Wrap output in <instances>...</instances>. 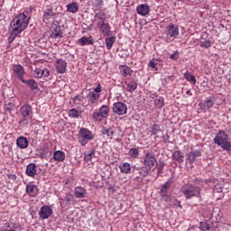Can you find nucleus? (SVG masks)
<instances>
[{"mask_svg": "<svg viewBox=\"0 0 231 231\" xmlns=\"http://www.w3.org/2000/svg\"><path fill=\"white\" fill-rule=\"evenodd\" d=\"M119 70L123 77H127V75L131 77L133 75V69H131L127 65H120Z\"/></svg>", "mask_w": 231, "mask_h": 231, "instance_id": "4be33fe9", "label": "nucleus"}, {"mask_svg": "<svg viewBox=\"0 0 231 231\" xmlns=\"http://www.w3.org/2000/svg\"><path fill=\"white\" fill-rule=\"evenodd\" d=\"M80 1H84V0H80Z\"/></svg>", "mask_w": 231, "mask_h": 231, "instance_id": "e2e57ef3", "label": "nucleus"}, {"mask_svg": "<svg viewBox=\"0 0 231 231\" xmlns=\"http://www.w3.org/2000/svg\"><path fill=\"white\" fill-rule=\"evenodd\" d=\"M22 82L23 84H26L30 88V89H32V91H35L36 89L39 88V84L37 83V81H35V79H28V80L23 79Z\"/></svg>", "mask_w": 231, "mask_h": 231, "instance_id": "a878e982", "label": "nucleus"}, {"mask_svg": "<svg viewBox=\"0 0 231 231\" xmlns=\"http://www.w3.org/2000/svg\"><path fill=\"white\" fill-rule=\"evenodd\" d=\"M25 190L30 198H35L39 194V188L35 184H27Z\"/></svg>", "mask_w": 231, "mask_h": 231, "instance_id": "a211bd4d", "label": "nucleus"}, {"mask_svg": "<svg viewBox=\"0 0 231 231\" xmlns=\"http://www.w3.org/2000/svg\"><path fill=\"white\" fill-rule=\"evenodd\" d=\"M34 77L36 79H42V69H35Z\"/></svg>", "mask_w": 231, "mask_h": 231, "instance_id": "8fccbe9b", "label": "nucleus"}, {"mask_svg": "<svg viewBox=\"0 0 231 231\" xmlns=\"http://www.w3.org/2000/svg\"><path fill=\"white\" fill-rule=\"evenodd\" d=\"M97 28L104 37H111V34L113 32L111 31V25H109V23L106 22H97Z\"/></svg>", "mask_w": 231, "mask_h": 231, "instance_id": "9d476101", "label": "nucleus"}, {"mask_svg": "<svg viewBox=\"0 0 231 231\" xmlns=\"http://www.w3.org/2000/svg\"><path fill=\"white\" fill-rule=\"evenodd\" d=\"M38 214L41 219H49V217H51V214H53V209L50 206L43 205Z\"/></svg>", "mask_w": 231, "mask_h": 231, "instance_id": "ddd939ff", "label": "nucleus"}, {"mask_svg": "<svg viewBox=\"0 0 231 231\" xmlns=\"http://www.w3.org/2000/svg\"><path fill=\"white\" fill-rule=\"evenodd\" d=\"M180 191L186 199H192V198H198L201 199V188L193 184H184L180 188Z\"/></svg>", "mask_w": 231, "mask_h": 231, "instance_id": "f03ea898", "label": "nucleus"}, {"mask_svg": "<svg viewBox=\"0 0 231 231\" xmlns=\"http://www.w3.org/2000/svg\"><path fill=\"white\" fill-rule=\"evenodd\" d=\"M116 142H120V139H116Z\"/></svg>", "mask_w": 231, "mask_h": 231, "instance_id": "680f3d73", "label": "nucleus"}, {"mask_svg": "<svg viewBox=\"0 0 231 231\" xmlns=\"http://www.w3.org/2000/svg\"><path fill=\"white\" fill-rule=\"evenodd\" d=\"M20 115L22 116V119L19 121V125H21V127H26V125L32 124L33 110L32 109L31 105L25 104L23 106H21Z\"/></svg>", "mask_w": 231, "mask_h": 231, "instance_id": "7ed1b4c3", "label": "nucleus"}, {"mask_svg": "<svg viewBox=\"0 0 231 231\" xmlns=\"http://www.w3.org/2000/svg\"><path fill=\"white\" fill-rule=\"evenodd\" d=\"M128 155L130 158H137L140 155V149L131 148L128 152Z\"/></svg>", "mask_w": 231, "mask_h": 231, "instance_id": "4c0bfd02", "label": "nucleus"}, {"mask_svg": "<svg viewBox=\"0 0 231 231\" xmlns=\"http://www.w3.org/2000/svg\"><path fill=\"white\" fill-rule=\"evenodd\" d=\"M74 104H80V102H82V97L81 96H76L74 98Z\"/></svg>", "mask_w": 231, "mask_h": 231, "instance_id": "603ef678", "label": "nucleus"}, {"mask_svg": "<svg viewBox=\"0 0 231 231\" xmlns=\"http://www.w3.org/2000/svg\"><path fill=\"white\" fill-rule=\"evenodd\" d=\"M28 139H26L24 136H20L16 140V145L20 149H26L28 147Z\"/></svg>", "mask_w": 231, "mask_h": 231, "instance_id": "5701e85b", "label": "nucleus"}, {"mask_svg": "<svg viewBox=\"0 0 231 231\" xmlns=\"http://www.w3.org/2000/svg\"><path fill=\"white\" fill-rule=\"evenodd\" d=\"M193 183H196V185H201V183H203V180H201L200 178H195L193 180Z\"/></svg>", "mask_w": 231, "mask_h": 231, "instance_id": "5fc2aeb1", "label": "nucleus"}, {"mask_svg": "<svg viewBox=\"0 0 231 231\" xmlns=\"http://www.w3.org/2000/svg\"><path fill=\"white\" fill-rule=\"evenodd\" d=\"M9 180H13L15 181L17 180V176L15 174H10L8 175Z\"/></svg>", "mask_w": 231, "mask_h": 231, "instance_id": "4d7b16f0", "label": "nucleus"}, {"mask_svg": "<svg viewBox=\"0 0 231 231\" xmlns=\"http://www.w3.org/2000/svg\"><path fill=\"white\" fill-rule=\"evenodd\" d=\"M100 93H102V85L97 84L93 91L87 95V98L90 104H97L100 98Z\"/></svg>", "mask_w": 231, "mask_h": 231, "instance_id": "0eeeda50", "label": "nucleus"}, {"mask_svg": "<svg viewBox=\"0 0 231 231\" xmlns=\"http://www.w3.org/2000/svg\"><path fill=\"white\" fill-rule=\"evenodd\" d=\"M163 140H164V143H171V136L169 135V134H166L163 136Z\"/></svg>", "mask_w": 231, "mask_h": 231, "instance_id": "864d4df0", "label": "nucleus"}, {"mask_svg": "<svg viewBox=\"0 0 231 231\" xmlns=\"http://www.w3.org/2000/svg\"><path fill=\"white\" fill-rule=\"evenodd\" d=\"M115 41H116V38L115 36L108 37L105 40L106 50H111V48H113Z\"/></svg>", "mask_w": 231, "mask_h": 231, "instance_id": "c9c22d12", "label": "nucleus"}, {"mask_svg": "<svg viewBox=\"0 0 231 231\" xmlns=\"http://www.w3.org/2000/svg\"><path fill=\"white\" fill-rule=\"evenodd\" d=\"M66 68H68V63L64 60H57L56 69L60 74L66 73Z\"/></svg>", "mask_w": 231, "mask_h": 231, "instance_id": "aec40b11", "label": "nucleus"}, {"mask_svg": "<svg viewBox=\"0 0 231 231\" xmlns=\"http://www.w3.org/2000/svg\"><path fill=\"white\" fill-rule=\"evenodd\" d=\"M113 113L118 116H124V115H127V105L120 101L115 103L113 105Z\"/></svg>", "mask_w": 231, "mask_h": 231, "instance_id": "f8f14e48", "label": "nucleus"}, {"mask_svg": "<svg viewBox=\"0 0 231 231\" xmlns=\"http://www.w3.org/2000/svg\"><path fill=\"white\" fill-rule=\"evenodd\" d=\"M95 154H96L95 149H92V150L90 151V152L85 154V156H84V161H85L87 163L89 162H91V160H93V158H95Z\"/></svg>", "mask_w": 231, "mask_h": 231, "instance_id": "58836bf2", "label": "nucleus"}, {"mask_svg": "<svg viewBox=\"0 0 231 231\" xmlns=\"http://www.w3.org/2000/svg\"><path fill=\"white\" fill-rule=\"evenodd\" d=\"M92 116L96 122H102L104 118H107V116H109V106L107 105H103L99 108V112H94Z\"/></svg>", "mask_w": 231, "mask_h": 231, "instance_id": "423d86ee", "label": "nucleus"}, {"mask_svg": "<svg viewBox=\"0 0 231 231\" xmlns=\"http://www.w3.org/2000/svg\"><path fill=\"white\" fill-rule=\"evenodd\" d=\"M69 116H70V118H79V110L75 108L69 110Z\"/></svg>", "mask_w": 231, "mask_h": 231, "instance_id": "49530a36", "label": "nucleus"}, {"mask_svg": "<svg viewBox=\"0 0 231 231\" xmlns=\"http://www.w3.org/2000/svg\"><path fill=\"white\" fill-rule=\"evenodd\" d=\"M161 198L162 201H165L168 205L171 203V200L172 199V197L171 195H168L167 193H162Z\"/></svg>", "mask_w": 231, "mask_h": 231, "instance_id": "37998d69", "label": "nucleus"}, {"mask_svg": "<svg viewBox=\"0 0 231 231\" xmlns=\"http://www.w3.org/2000/svg\"><path fill=\"white\" fill-rule=\"evenodd\" d=\"M214 104H216V97H210L204 103H199V106L204 113H207V110L212 108Z\"/></svg>", "mask_w": 231, "mask_h": 231, "instance_id": "4468645a", "label": "nucleus"}, {"mask_svg": "<svg viewBox=\"0 0 231 231\" xmlns=\"http://www.w3.org/2000/svg\"><path fill=\"white\" fill-rule=\"evenodd\" d=\"M168 205L169 207H180L181 208V203L174 197L171 198V200H170Z\"/></svg>", "mask_w": 231, "mask_h": 231, "instance_id": "79ce46f5", "label": "nucleus"}, {"mask_svg": "<svg viewBox=\"0 0 231 231\" xmlns=\"http://www.w3.org/2000/svg\"><path fill=\"white\" fill-rule=\"evenodd\" d=\"M119 169L123 174H129L131 172V164L129 162H123L119 165Z\"/></svg>", "mask_w": 231, "mask_h": 231, "instance_id": "c85d7f7f", "label": "nucleus"}, {"mask_svg": "<svg viewBox=\"0 0 231 231\" xmlns=\"http://www.w3.org/2000/svg\"><path fill=\"white\" fill-rule=\"evenodd\" d=\"M138 88V83L134 80H132L131 82L126 84V91L128 93H133V91H136Z\"/></svg>", "mask_w": 231, "mask_h": 231, "instance_id": "473e14b6", "label": "nucleus"}, {"mask_svg": "<svg viewBox=\"0 0 231 231\" xmlns=\"http://www.w3.org/2000/svg\"><path fill=\"white\" fill-rule=\"evenodd\" d=\"M174 183V179L171 178L167 180L161 188L160 194H167L169 189H171V185Z\"/></svg>", "mask_w": 231, "mask_h": 231, "instance_id": "393cba45", "label": "nucleus"}, {"mask_svg": "<svg viewBox=\"0 0 231 231\" xmlns=\"http://www.w3.org/2000/svg\"><path fill=\"white\" fill-rule=\"evenodd\" d=\"M154 105L156 106V107L159 108L163 107V106H165L163 97H160L158 98H155Z\"/></svg>", "mask_w": 231, "mask_h": 231, "instance_id": "a19ab883", "label": "nucleus"}, {"mask_svg": "<svg viewBox=\"0 0 231 231\" xmlns=\"http://www.w3.org/2000/svg\"><path fill=\"white\" fill-rule=\"evenodd\" d=\"M176 53H178V51H176L173 54H171L170 59H171L172 60H178V57H176Z\"/></svg>", "mask_w": 231, "mask_h": 231, "instance_id": "6e6d98bb", "label": "nucleus"}, {"mask_svg": "<svg viewBox=\"0 0 231 231\" xmlns=\"http://www.w3.org/2000/svg\"><path fill=\"white\" fill-rule=\"evenodd\" d=\"M25 174L29 176V178H35V176H37V164L33 162L29 163L26 167Z\"/></svg>", "mask_w": 231, "mask_h": 231, "instance_id": "dca6fc26", "label": "nucleus"}, {"mask_svg": "<svg viewBox=\"0 0 231 231\" xmlns=\"http://www.w3.org/2000/svg\"><path fill=\"white\" fill-rule=\"evenodd\" d=\"M67 12H70V14H77V12H79V4L72 3L67 5Z\"/></svg>", "mask_w": 231, "mask_h": 231, "instance_id": "72a5a7b5", "label": "nucleus"}, {"mask_svg": "<svg viewBox=\"0 0 231 231\" xmlns=\"http://www.w3.org/2000/svg\"><path fill=\"white\" fill-rule=\"evenodd\" d=\"M148 66L149 68H152V69H155L156 71L158 70V68H156L158 64L152 60L149 62Z\"/></svg>", "mask_w": 231, "mask_h": 231, "instance_id": "3c124183", "label": "nucleus"}, {"mask_svg": "<svg viewBox=\"0 0 231 231\" xmlns=\"http://www.w3.org/2000/svg\"><path fill=\"white\" fill-rule=\"evenodd\" d=\"M74 196L78 199H84L88 196V191L82 186H78L74 189Z\"/></svg>", "mask_w": 231, "mask_h": 231, "instance_id": "412c9836", "label": "nucleus"}, {"mask_svg": "<svg viewBox=\"0 0 231 231\" xmlns=\"http://www.w3.org/2000/svg\"><path fill=\"white\" fill-rule=\"evenodd\" d=\"M13 71L16 75L18 80H21V82L24 80V67L21 64L14 65Z\"/></svg>", "mask_w": 231, "mask_h": 231, "instance_id": "2eb2a0df", "label": "nucleus"}, {"mask_svg": "<svg viewBox=\"0 0 231 231\" xmlns=\"http://www.w3.org/2000/svg\"><path fill=\"white\" fill-rule=\"evenodd\" d=\"M6 109H7L8 111H10V108H8V106H6Z\"/></svg>", "mask_w": 231, "mask_h": 231, "instance_id": "052dcab7", "label": "nucleus"}, {"mask_svg": "<svg viewBox=\"0 0 231 231\" xmlns=\"http://www.w3.org/2000/svg\"><path fill=\"white\" fill-rule=\"evenodd\" d=\"M184 78L188 82H189L193 86H196V82L198 81L196 80V77H194V75L190 74L189 72H186L184 73Z\"/></svg>", "mask_w": 231, "mask_h": 231, "instance_id": "e433bc0d", "label": "nucleus"}, {"mask_svg": "<svg viewBox=\"0 0 231 231\" xmlns=\"http://www.w3.org/2000/svg\"><path fill=\"white\" fill-rule=\"evenodd\" d=\"M101 134H105L108 140H113V134H115V132H113V129L111 128H106L103 126L101 129Z\"/></svg>", "mask_w": 231, "mask_h": 231, "instance_id": "7c9ffc66", "label": "nucleus"}, {"mask_svg": "<svg viewBox=\"0 0 231 231\" xmlns=\"http://www.w3.org/2000/svg\"><path fill=\"white\" fill-rule=\"evenodd\" d=\"M201 156V150H194L193 148H191V151L186 154V162L189 165H194V162H196L198 158Z\"/></svg>", "mask_w": 231, "mask_h": 231, "instance_id": "9b49d317", "label": "nucleus"}, {"mask_svg": "<svg viewBox=\"0 0 231 231\" xmlns=\"http://www.w3.org/2000/svg\"><path fill=\"white\" fill-rule=\"evenodd\" d=\"M186 95H189V97H192V92L190 91V89L186 91Z\"/></svg>", "mask_w": 231, "mask_h": 231, "instance_id": "bf43d9fd", "label": "nucleus"}, {"mask_svg": "<svg viewBox=\"0 0 231 231\" xmlns=\"http://www.w3.org/2000/svg\"><path fill=\"white\" fill-rule=\"evenodd\" d=\"M53 15H54L53 9L51 8L45 9L43 11V23H49L50 19H51Z\"/></svg>", "mask_w": 231, "mask_h": 231, "instance_id": "bb28decb", "label": "nucleus"}, {"mask_svg": "<svg viewBox=\"0 0 231 231\" xmlns=\"http://www.w3.org/2000/svg\"><path fill=\"white\" fill-rule=\"evenodd\" d=\"M94 17L97 23H106V21H107V14H106L104 12L96 14Z\"/></svg>", "mask_w": 231, "mask_h": 231, "instance_id": "c756f323", "label": "nucleus"}, {"mask_svg": "<svg viewBox=\"0 0 231 231\" xmlns=\"http://www.w3.org/2000/svg\"><path fill=\"white\" fill-rule=\"evenodd\" d=\"M160 125H158V124L150 126V133H152V134H156L157 133H160Z\"/></svg>", "mask_w": 231, "mask_h": 231, "instance_id": "c03bdc74", "label": "nucleus"}, {"mask_svg": "<svg viewBox=\"0 0 231 231\" xmlns=\"http://www.w3.org/2000/svg\"><path fill=\"white\" fill-rule=\"evenodd\" d=\"M97 6H102L104 5V0H96Z\"/></svg>", "mask_w": 231, "mask_h": 231, "instance_id": "13d9d810", "label": "nucleus"}, {"mask_svg": "<svg viewBox=\"0 0 231 231\" xmlns=\"http://www.w3.org/2000/svg\"><path fill=\"white\" fill-rule=\"evenodd\" d=\"M164 33L166 34L167 39H176L180 35V28L174 23H170L166 26Z\"/></svg>", "mask_w": 231, "mask_h": 231, "instance_id": "1a4fd4ad", "label": "nucleus"}, {"mask_svg": "<svg viewBox=\"0 0 231 231\" xmlns=\"http://www.w3.org/2000/svg\"><path fill=\"white\" fill-rule=\"evenodd\" d=\"M30 19L31 17H28L26 14L21 13L11 21V36L9 37L10 44H12L14 41L17 39V35L23 33V32L28 28V24H30Z\"/></svg>", "mask_w": 231, "mask_h": 231, "instance_id": "f257e3e1", "label": "nucleus"}, {"mask_svg": "<svg viewBox=\"0 0 231 231\" xmlns=\"http://www.w3.org/2000/svg\"><path fill=\"white\" fill-rule=\"evenodd\" d=\"M65 201L67 205H75V198L72 194H67L65 197Z\"/></svg>", "mask_w": 231, "mask_h": 231, "instance_id": "ea45409f", "label": "nucleus"}, {"mask_svg": "<svg viewBox=\"0 0 231 231\" xmlns=\"http://www.w3.org/2000/svg\"><path fill=\"white\" fill-rule=\"evenodd\" d=\"M51 75V73L50 72V69H42V77H44V79L50 78Z\"/></svg>", "mask_w": 231, "mask_h": 231, "instance_id": "09e8293b", "label": "nucleus"}, {"mask_svg": "<svg viewBox=\"0 0 231 231\" xmlns=\"http://www.w3.org/2000/svg\"><path fill=\"white\" fill-rule=\"evenodd\" d=\"M79 42L81 46L91 45L93 44V40L91 38L83 36L79 40Z\"/></svg>", "mask_w": 231, "mask_h": 231, "instance_id": "f704fd0d", "label": "nucleus"}, {"mask_svg": "<svg viewBox=\"0 0 231 231\" xmlns=\"http://www.w3.org/2000/svg\"><path fill=\"white\" fill-rule=\"evenodd\" d=\"M143 160L144 166L150 169V171H154V169L158 167V162L154 154L147 152L145 153Z\"/></svg>", "mask_w": 231, "mask_h": 231, "instance_id": "6e6552de", "label": "nucleus"}, {"mask_svg": "<svg viewBox=\"0 0 231 231\" xmlns=\"http://www.w3.org/2000/svg\"><path fill=\"white\" fill-rule=\"evenodd\" d=\"M136 171L140 176H143V178H146V176H149V172H151V169L147 166L137 168Z\"/></svg>", "mask_w": 231, "mask_h": 231, "instance_id": "2f4dec72", "label": "nucleus"}, {"mask_svg": "<svg viewBox=\"0 0 231 231\" xmlns=\"http://www.w3.org/2000/svg\"><path fill=\"white\" fill-rule=\"evenodd\" d=\"M214 143H217V145H220L224 151H230L231 143L228 142V135L226 133L220 131L219 134H217L214 138Z\"/></svg>", "mask_w": 231, "mask_h": 231, "instance_id": "39448f33", "label": "nucleus"}, {"mask_svg": "<svg viewBox=\"0 0 231 231\" xmlns=\"http://www.w3.org/2000/svg\"><path fill=\"white\" fill-rule=\"evenodd\" d=\"M199 228L200 230H203V231L210 230V224H208V222L207 221L200 222Z\"/></svg>", "mask_w": 231, "mask_h": 231, "instance_id": "a18cd8bd", "label": "nucleus"}, {"mask_svg": "<svg viewBox=\"0 0 231 231\" xmlns=\"http://www.w3.org/2000/svg\"><path fill=\"white\" fill-rule=\"evenodd\" d=\"M212 46V42L210 41H204V42H200V47L201 48H210Z\"/></svg>", "mask_w": 231, "mask_h": 231, "instance_id": "de8ad7c7", "label": "nucleus"}, {"mask_svg": "<svg viewBox=\"0 0 231 231\" xmlns=\"http://www.w3.org/2000/svg\"><path fill=\"white\" fill-rule=\"evenodd\" d=\"M136 12L139 15H149V12H151V6L147 4H141L137 6Z\"/></svg>", "mask_w": 231, "mask_h": 231, "instance_id": "f3484780", "label": "nucleus"}, {"mask_svg": "<svg viewBox=\"0 0 231 231\" xmlns=\"http://www.w3.org/2000/svg\"><path fill=\"white\" fill-rule=\"evenodd\" d=\"M50 37L51 39H62L64 37V32H62L60 27H56L54 32L51 33Z\"/></svg>", "mask_w": 231, "mask_h": 231, "instance_id": "b1692460", "label": "nucleus"}, {"mask_svg": "<svg viewBox=\"0 0 231 231\" xmlns=\"http://www.w3.org/2000/svg\"><path fill=\"white\" fill-rule=\"evenodd\" d=\"M51 160H54V162L60 163L66 160V152L60 150H57L53 152L52 158Z\"/></svg>", "mask_w": 231, "mask_h": 231, "instance_id": "6ab92c4d", "label": "nucleus"}, {"mask_svg": "<svg viewBox=\"0 0 231 231\" xmlns=\"http://www.w3.org/2000/svg\"><path fill=\"white\" fill-rule=\"evenodd\" d=\"M91 140H95V135L88 128L81 127L78 133V142L81 147H86Z\"/></svg>", "mask_w": 231, "mask_h": 231, "instance_id": "20e7f679", "label": "nucleus"}, {"mask_svg": "<svg viewBox=\"0 0 231 231\" xmlns=\"http://www.w3.org/2000/svg\"><path fill=\"white\" fill-rule=\"evenodd\" d=\"M173 160L178 162V163H183V162H185V155L181 152V151H175L173 152Z\"/></svg>", "mask_w": 231, "mask_h": 231, "instance_id": "cd10ccee", "label": "nucleus"}]
</instances>
